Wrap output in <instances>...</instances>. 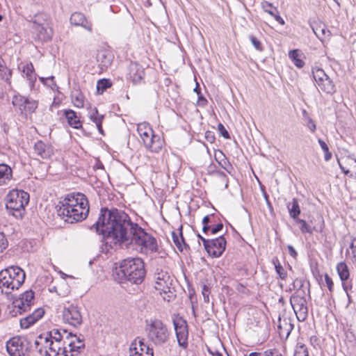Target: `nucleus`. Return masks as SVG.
<instances>
[{"instance_id":"19","label":"nucleus","mask_w":356,"mask_h":356,"mask_svg":"<svg viewBox=\"0 0 356 356\" xmlns=\"http://www.w3.org/2000/svg\"><path fill=\"white\" fill-rule=\"evenodd\" d=\"M129 78L134 84L141 83L145 76V70L140 64L131 62L129 65Z\"/></svg>"},{"instance_id":"6","label":"nucleus","mask_w":356,"mask_h":356,"mask_svg":"<svg viewBox=\"0 0 356 356\" xmlns=\"http://www.w3.org/2000/svg\"><path fill=\"white\" fill-rule=\"evenodd\" d=\"M24 271L18 266H10L0 272V288L18 289L25 280Z\"/></svg>"},{"instance_id":"24","label":"nucleus","mask_w":356,"mask_h":356,"mask_svg":"<svg viewBox=\"0 0 356 356\" xmlns=\"http://www.w3.org/2000/svg\"><path fill=\"white\" fill-rule=\"evenodd\" d=\"M88 116L90 120L95 123L99 132L103 134L102 120L104 119V115L99 114L97 108L95 107L89 111Z\"/></svg>"},{"instance_id":"33","label":"nucleus","mask_w":356,"mask_h":356,"mask_svg":"<svg viewBox=\"0 0 356 356\" xmlns=\"http://www.w3.org/2000/svg\"><path fill=\"white\" fill-rule=\"evenodd\" d=\"M97 61L99 62V66L102 70L108 68L111 65L112 56L106 51H102L97 55Z\"/></svg>"},{"instance_id":"5","label":"nucleus","mask_w":356,"mask_h":356,"mask_svg":"<svg viewBox=\"0 0 356 356\" xmlns=\"http://www.w3.org/2000/svg\"><path fill=\"white\" fill-rule=\"evenodd\" d=\"M145 330L148 339L156 346H162L169 341L170 332L160 319L152 318L147 321Z\"/></svg>"},{"instance_id":"60","label":"nucleus","mask_w":356,"mask_h":356,"mask_svg":"<svg viewBox=\"0 0 356 356\" xmlns=\"http://www.w3.org/2000/svg\"><path fill=\"white\" fill-rule=\"evenodd\" d=\"M318 142L324 152H327L329 150V147L325 141L319 138Z\"/></svg>"},{"instance_id":"7","label":"nucleus","mask_w":356,"mask_h":356,"mask_svg":"<svg viewBox=\"0 0 356 356\" xmlns=\"http://www.w3.org/2000/svg\"><path fill=\"white\" fill-rule=\"evenodd\" d=\"M138 132L145 146L152 152H159L162 147V142L159 136L154 134L152 128L147 126H139Z\"/></svg>"},{"instance_id":"47","label":"nucleus","mask_w":356,"mask_h":356,"mask_svg":"<svg viewBox=\"0 0 356 356\" xmlns=\"http://www.w3.org/2000/svg\"><path fill=\"white\" fill-rule=\"evenodd\" d=\"M47 334H51V340L55 341H62L63 337L58 330L53 329L51 331L47 332Z\"/></svg>"},{"instance_id":"53","label":"nucleus","mask_w":356,"mask_h":356,"mask_svg":"<svg viewBox=\"0 0 356 356\" xmlns=\"http://www.w3.org/2000/svg\"><path fill=\"white\" fill-rule=\"evenodd\" d=\"M202 295L204 297V300L205 302H209V294H210V290L209 287H207L206 285L203 286L202 288Z\"/></svg>"},{"instance_id":"21","label":"nucleus","mask_w":356,"mask_h":356,"mask_svg":"<svg viewBox=\"0 0 356 356\" xmlns=\"http://www.w3.org/2000/svg\"><path fill=\"white\" fill-rule=\"evenodd\" d=\"M63 115L71 127L74 129L82 128V123L75 111L72 109H66L63 111Z\"/></svg>"},{"instance_id":"27","label":"nucleus","mask_w":356,"mask_h":356,"mask_svg":"<svg viewBox=\"0 0 356 356\" xmlns=\"http://www.w3.org/2000/svg\"><path fill=\"white\" fill-rule=\"evenodd\" d=\"M22 73L26 76L29 82L30 86L32 88L36 81V74L33 64L31 63H27L23 66Z\"/></svg>"},{"instance_id":"18","label":"nucleus","mask_w":356,"mask_h":356,"mask_svg":"<svg viewBox=\"0 0 356 356\" xmlns=\"http://www.w3.org/2000/svg\"><path fill=\"white\" fill-rule=\"evenodd\" d=\"M44 314V310L42 308L35 309L31 314L20 319L21 327L24 329L29 328L40 320Z\"/></svg>"},{"instance_id":"10","label":"nucleus","mask_w":356,"mask_h":356,"mask_svg":"<svg viewBox=\"0 0 356 356\" xmlns=\"http://www.w3.org/2000/svg\"><path fill=\"white\" fill-rule=\"evenodd\" d=\"M290 303L299 321H304L308 314L307 300L305 298V292L302 293H295L290 298Z\"/></svg>"},{"instance_id":"57","label":"nucleus","mask_w":356,"mask_h":356,"mask_svg":"<svg viewBox=\"0 0 356 356\" xmlns=\"http://www.w3.org/2000/svg\"><path fill=\"white\" fill-rule=\"evenodd\" d=\"M223 228V225L222 223H219L216 225V226L211 227V234H216L220 231H221Z\"/></svg>"},{"instance_id":"42","label":"nucleus","mask_w":356,"mask_h":356,"mask_svg":"<svg viewBox=\"0 0 356 356\" xmlns=\"http://www.w3.org/2000/svg\"><path fill=\"white\" fill-rule=\"evenodd\" d=\"M313 77L316 84L321 81H323L328 76L325 73L324 70L321 68H315L312 70Z\"/></svg>"},{"instance_id":"61","label":"nucleus","mask_w":356,"mask_h":356,"mask_svg":"<svg viewBox=\"0 0 356 356\" xmlns=\"http://www.w3.org/2000/svg\"><path fill=\"white\" fill-rule=\"evenodd\" d=\"M287 248H288V250H289V254L293 258H296L298 254H297V252L296 251V250L294 249V248L291 245H289L287 246Z\"/></svg>"},{"instance_id":"43","label":"nucleus","mask_w":356,"mask_h":356,"mask_svg":"<svg viewBox=\"0 0 356 356\" xmlns=\"http://www.w3.org/2000/svg\"><path fill=\"white\" fill-rule=\"evenodd\" d=\"M38 107V102L35 100H31L26 98V103L24 104L23 111H25L29 113H33Z\"/></svg>"},{"instance_id":"59","label":"nucleus","mask_w":356,"mask_h":356,"mask_svg":"<svg viewBox=\"0 0 356 356\" xmlns=\"http://www.w3.org/2000/svg\"><path fill=\"white\" fill-rule=\"evenodd\" d=\"M40 80L44 85L47 84V81H51V82H52L53 85H55L54 76H51L47 77V78L40 77Z\"/></svg>"},{"instance_id":"20","label":"nucleus","mask_w":356,"mask_h":356,"mask_svg":"<svg viewBox=\"0 0 356 356\" xmlns=\"http://www.w3.org/2000/svg\"><path fill=\"white\" fill-rule=\"evenodd\" d=\"M35 153L42 159L50 158L53 154L52 147L43 143L42 140L37 141L34 145Z\"/></svg>"},{"instance_id":"12","label":"nucleus","mask_w":356,"mask_h":356,"mask_svg":"<svg viewBox=\"0 0 356 356\" xmlns=\"http://www.w3.org/2000/svg\"><path fill=\"white\" fill-rule=\"evenodd\" d=\"M35 297V293L32 290H29L22 293L20 297L13 302L15 307L17 309L14 312L22 314L30 310Z\"/></svg>"},{"instance_id":"44","label":"nucleus","mask_w":356,"mask_h":356,"mask_svg":"<svg viewBox=\"0 0 356 356\" xmlns=\"http://www.w3.org/2000/svg\"><path fill=\"white\" fill-rule=\"evenodd\" d=\"M26 98L22 96H17L15 95L13 99V104L15 107H18L21 112H23V108L24 104L26 103Z\"/></svg>"},{"instance_id":"41","label":"nucleus","mask_w":356,"mask_h":356,"mask_svg":"<svg viewBox=\"0 0 356 356\" xmlns=\"http://www.w3.org/2000/svg\"><path fill=\"white\" fill-rule=\"evenodd\" d=\"M51 334H40V345L42 347V352L44 351L45 353V350H48L49 348V343L51 342L50 339Z\"/></svg>"},{"instance_id":"16","label":"nucleus","mask_w":356,"mask_h":356,"mask_svg":"<svg viewBox=\"0 0 356 356\" xmlns=\"http://www.w3.org/2000/svg\"><path fill=\"white\" fill-rule=\"evenodd\" d=\"M70 22L75 26H81L90 33H92V23L88 21L84 14L80 12L73 13L70 18Z\"/></svg>"},{"instance_id":"28","label":"nucleus","mask_w":356,"mask_h":356,"mask_svg":"<svg viewBox=\"0 0 356 356\" xmlns=\"http://www.w3.org/2000/svg\"><path fill=\"white\" fill-rule=\"evenodd\" d=\"M12 169L4 163L0 164V186L6 184L11 179Z\"/></svg>"},{"instance_id":"30","label":"nucleus","mask_w":356,"mask_h":356,"mask_svg":"<svg viewBox=\"0 0 356 356\" xmlns=\"http://www.w3.org/2000/svg\"><path fill=\"white\" fill-rule=\"evenodd\" d=\"M277 329L280 335L286 334V336H289L293 329V325L289 322V319L284 318L282 320L280 317L278 319Z\"/></svg>"},{"instance_id":"62","label":"nucleus","mask_w":356,"mask_h":356,"mask_svg":"<svg viewBox=\"0 0 356 356\" xmlns=\"http://www.w3.org/2000/svg\"><path fill=\"white\" fill-rule=\"evenodd\" d=\"M198 104L200 106H206L207 104V100L202 95V94L198 95Z\"/></svg>"},{"instance_id":"17","label":"nucleus","mask_w":356,"mask_h":356,"mask_svg":"<svg viewBox=\"0 0 356 356\" xmlns=\"http://www.w3.org/2000/svg\"><path fill=\"white\" fill-rule=\"evenodd\" d=\"M45 355L46 356H69L68 355V349L66 346L65 341H51L49 343V348L48 350H45Z\"/></svg>"},{"instance_id":"26","label":"nucleus","mask_w":356,"mask_h":356,"mask_svg":"<svg viewBox=\"0 0 356 356\" xmlns=\"http://www.w3.org/2000/svg\"><path fill=\"white\" fill-rule=\"evenodd\" d=\"M318 88L324 92L332 95L336 92V87L332 80L328 76L317 83Z\"/></svg>"},{"instance_id":"49","label":"nucleus","mask_w":356,"mask_h":356,"mask_svg":"<svg viewBox=\"0 0 356 356\" xmlns=\"http://www.w3.org/2000/svg\"><path fill=\"white\" fill-rule=\"evenodd\" d=\"M292 285H293V289L294 290H297V291L296 293H301L300 291L304 286V281L302 279L296 278L293 282Z\"/></svg>"},{"instance_id":"1","label":"nucleus","mask_w":356,"mask_h":356,"mask_svg":"<svg viewBox=\"0 0 356 356\" xmlns=\"http://www.w3.org/2000/svg\"><path fill=\"white\" fill-rule=\"evenodd\" d=\"M97 233L102 236L105 249L125 246L139 249L140 252H156V240L137 223L133 222L123 210L115 207L102 208L99 218L92 225Z\"/></svg>"},{"instance_id":"32","label":"nucleus","mask_w":356,"mask_h":356,"mask_svg":"<svg viewBox=\"0 0 356 356\" xmlns=\"http://www.w3.org/2000/svg\"><path fill=\"white\" fill-rule=\"evenodd\" d=\"M302 54L298 49L291 50L289 52V57L293 63L298 68H302L305 65V62L302 59Z\"/></svg>"},{"instance_id":"56","label":"nucleus","mask_w":356,"mask_h":356,"mask_svg":"<svg viewBox=\"0 0 356 356\" xmlns=\"http://www.w3.org/2000/svg\"><path fill=\"white\" fill-rule=\"evenodd\" d=\"M130 356H153V352L141 353L138 351H130Z\"/></svg>"},{"instance_id":"39","label":"nucleus","mask_w":356,"mask_h":356,"mask_svg":"<svg viewBox=\"0 0 356 356\" xmlns=\"http://www.w3.org/2000/svg\"><path fill=\"white\" fill-rule=\"evenodd\" d=\"M112 82L110 79H99L97 83V90L99 94H102L106 89L111 88Z\"/></svg>"},{"instance_id":"3","label":"nucleus","mask_w":356,"mask_h":356,"mask_svg":"<svg viewBox=\"0 0 356 356\" xmlns=\"http://www.w3.org/2000/svg\"><path fill=\"white\" fill-rule=\"evenodd\" d=\"M117 275L120 282L128 281L131 284L142 283L145 276L144 263L140 258H128L123 260Z\"/></svg>"},{"instance_id":"38","label":"nucleus","mask_w":356,"mask_h":356,"mask_svg":"<svg viewBox=\"0 0 356 356\" xmlns=\"http://www.w3.org/2000/svg\"><path fill=\"white\" fill-rule=\"evenodd\" d=\"M73 104L78 108H82L84 106L83 95L79 91H75L71 95Z\"/></svg>"},{"instance_id":"55","label":"nucleus","mask_w":356,"mask_h":356,"mask_svg":"<svg viewBox=\"0 0 356 356\" xmlns=\"http://www.w3.org/2000/svg\"><path fill=\"white\" fill-rule=\"evenodd\" d=\"M264 355L265 356H282V355L276 349L265 351Z\"/></svg>"},{"instance_id":"63","label":"nucleus","mask_w":356,"mask_h":356,"mask_svg":"<svg viewBox=\"0 0 356 356\" xmlns=\"http://www.w3.org/2000/svg\"><path fill=\"white\" fill-rule=\"evenodd\" d=\"M342 287L346 294L348 293V291L352 289V284H348L346 282H342Z\"/></svg>"},{"instance_id":"46","label":"nucleus","mask_w":356,"mask_h":356,"mask_svg":"<svg viewBox=\"0 0 356 356\" xmlns=\"http://www.w3.org/2000/svg\"><path fill=\"white\" fill-rule=\"evenodd\" d=\"M293 356H309L307 348L305 344L297 347Z\"/></svg>"},{"instance_id":"45","label":"nucleus","mask_w":356,"mask_h":356,"mask_svg":"<svg viewBox=\"0 0 356 356\" xmlns=\"http://www.w3.org/2000/svg\"><path fill=\"white\" fill-rule=\"evenodd\" d=\"M348 253L352 261L356 264V238H354L350 245Z\"/></svg>"},{"instance_id":"52","label":"nucleus","mask_w":356,"mask_h":356,"mask_svg":"<svg viewBox=\"0 0 356 356\" xmlns=\"http://www.w3.org/2000/svg\"><path fill=\"white\" fill-rule=\"evenodd\" d=\"M325 280L329 291L332 292L334 289V283L332 278L327 274H325Z\"/></svg>"},{"instance_id":"37","label":"nucleus","mask_w":356,"mask_h":356,"mask_svg":"<svg viewBox=\"0 0 356 356\" xmlns=\"http://www.w3.org/2000/svg\"><path fill=\"white\" fill-rule=\"evenodd\" d=\"M47 16L44 13H38L32 18L33 29L38 26H42L47 25Z\"/></svg>"},{"instance_id":"11","label":"nucleus","mask_w":356,"mask_h":356,"mask_svg":"<svg viewBox=\"0 0 356 356\" xmlns=\"http://www.w3.org/2000/svg\"><path fill=\"white\" fill-rule=\"evenodd\" d=\"M63 320L65 323L79 327L83 323V316L81 312V308L77 305H70L65 307L62 312Z\"/></svg>"},{"instance_id":"35","label":"nucleus","mask_w":356,"mask_h":356,"mask_svg":"<svg viewBox=\"0 0 356 356\" xmlns=\"http://www.w3.org/2000/svg\"><path fill=\"white\" fill-rule=\"evenodd\" d=\"M297 223L300 224V231L302 233H309L312 234L314 231H319L321 232L323 229V221L322 220V224L320 225L319 229H316V227H312L307 223L305 220L298 218L295 220Z\"/></svg>"},{"instance_id":"64","label":"nucleus","mask_w":356,"mask_h":356,"mask_svg":"<svg viewBox=\"0 0 356 356\" xmlns=\"http://www.w3.org/2000/svg\"><path fill=\"white\" fill-rule=\"evenodd\" d=\"M217 173L224 181H226L225 188H227L228 187V181H227V178L225 173L222 171L217 172Z\"/></svg>"},{"instance_id":"51","label":"nucleus","mask_w":356,"mask_h":356,"mask_svg":"<svg viewBox=\"0 0 356 356\" xmlns=\"http://www.w3.org/2000/svg\"><path fill=\"white\" fill-rule=\"evenodd\" d=\"M8 246V241L4 234L0 232V252H2Z\"/></svg>"},{"instance_id":"22","label":"nucleus","mask_w":356,"mask_h":356,"mask_svg":"<svg viewBox=\"0 0 356 356\" xmlns=\"http://www.w3.org/2000/svg\"><path fill=\"white\" fill-rule=\"evenodd\" d=\"M262 8L266 13L273 16L279 24L281 25H284L285 24L284 20L279 15L277 8L274 7L272 3L268 1H264L262 3Z\"/></svg>"},{"instance_id":"4","label":"nucleus","mask_w":356,"mask_h":356,"mask_svg":"<svg viewBox=\"0 0 356 356\" xmlns=\"http://www.w3.org/2000/svg\"><path fill=\"white\" fill-rule=\"evenodd\" d=\"M29 202V194L22 190H13L6 197V207L9 214L17 219L22 218L25 206Z\"/></svg>"},{"instance_id":"48","label":"nucleus","mask_w":356,"mask_h":356,"mask_svg":"<svg viewBox=\"0 0 356 356\" xmlns=\"http://www.w3.org/2000/svg\"><path fill=\"white\" fill-rule=\"evenodd\" d=\"M250 40L251 41L252 44L254 46V47L259 51H263V46L261 43V42L254 35H250Z\"/></svg>"},{"instance_id":"54","label":"nucleus","mask_w":356,"mask_h":356,"mask_svg":"<svg viewBox=\"0 0 356 356\" xmlns=\"http://www.w3.org/2000/svg\"><path fill=\"white\" fill-rule=\"evenodd\" d=\"M307 127L312 132H314L316 131V124L314 120L309 118L307 119Z\"/></svg>"},{"instance_id":"13","label":"nucleus","mask_w":356,"mask_h":356,"mask_svg":"<svg viewBox=\"0 0 356 356\" xmlns=\"http://www.w3.org/2000/svg\"><path fill=\"white\" fill-rule=\"evenodd\" d=\"M226 240L223 236L210 239L205 250L213 257H220L226 248Z\"/></svg>"},{"instance_id":"29","label":"nucleus","mask_w":356,"mask_h":356,"mask_svg":"<svg viewBox=\"0 0 356 356\" xmlns=\"http://www.w3.org/2000/svg\"><path fill=\"white\" fill-rule=\"evenodd\" d=\"M286 207L290 217L294 220H297L301 212L298 200L296 198H293L291 202L287 203Z\"/></svg>"},{"instance_id":"9","label":"nucleus","mask_w":356,"mask_h":356,"mask_svg":"<svg viewBox=\"0 0 356 356\" xmlns=\"http://www.w3.org/2000/svg\"><path fill=\"white\" fill-rule=\"evenodd\" d=\"M172 324L179 346L184 350L186 349L188 346L187 321L182 317H177L172 319Z\"/></svg>"},{"instance_id":"14","label":"nucleus","mask_w":356,"mask_h":356,"mask_svg":"<svg viewBox=\"0 0 356 356\" xmlns=\"http://www.w3.org/2000/svg\"><path fill=\"white\" fill-rule=\"evenodd\" d=\"M172 280L167 272L161 271L155 275V289L160 293L170 291Z\"/></svg>"},{"instance_id":"8","label":"nucleus","mask_w":356,"mask_h":356,"mask_svg":"<svg viewBox=\"0 0 356 356\" xmlns=\"http://www.w3.org/2000/svg\"><path fill=\"white\" fill-rule=\"evenodd\" d=\"M32 346L30 341L24 337H15L6 343V350L10 356H24Z\"/></svg>"},{"instance_id":"58","label":"nucleus","mask_w":356,"mask_h":356,"mask_svg":"<svg viewBox=\"0 0 356 356\" xmlns=\"http://www.w3.org/2000/svg\"><path fill=\"white\" fill-rule=\"evenodd\" d=\"M34 345H35V350L37 351H38L40 354H42V347L40 345V335L35 339Z\"/></svg>"},{"instance_id":"34","label":"nucleus","mask_w":356,"mask_h":356,"mask_svg":"<svg viewBox=\"0 0 356 356\" xmlns=\"http://www.w3.org/2000/svg\"><path fill=\"white\" fill-rule=\"evenodd\" d=\"M337 271L341 282H346L350 277L349 268L347 264L343 262H339L337 265Z\"/></svg>"},{"instance_id":"2","label":"nucleus","mask_w":356,"mask_h":356,"mask_svg":"<svg viewBox=\"0 0 356 356\" xmlns=\"http://www.w3.org/2000/svg\"><path fill=\"white\" fill-rule=\"evenodd\" d=\"M56 208L57 214L69 223L82 221L89 213L88 199L80 193L68 194Z\"/></svg>"},{"instance_id":"36","label":"nucleus","mask_w":356,"mask_h":356,"mask_svg":"<svg viewBox=\"0 0 356 356\" xmlns=\"http://www.w3.org/2000/svg\"><path fill=\"white\" fill-rule=\"evenodd\" d=\"M141 353H145L146 352H153L152 348H150L149 346L143 342V340L136 339L134 340V342L131 343L130 346V351H138Z\"/></svg>"},{"instance_id":"15","label":"nucleus","mask_w":356,"mask_h":356,"mask_svg":"<svg viewBox=\"0 0 356 356\" xmlns=\"http://www.w3.org/2000/svg\"><path fill=\"white\" fill-rule=\"evenodd\" d=\"M65 342L68 349V354L71 353L69 356L77 355L85 348L83 341L72 333L67 335Z\"/></svg>"},{"instance_id":"25","label":"nucleus","mask_w":356,"mask_h":356,"mask_svg":"<svg viewBox=\"0 0 356 356\" xmlns=\"http://www.w3.org/2000/svg\"><path fill=\"white\" fill-rule=\"evenodd\" d=\"M36 35V38L40 41H49L51 38V29H47L45 26H38L33 29Z\"/></svg>"},{"instance_id":"23","label":"nucleus","mask_w":356,"mask_h":356,"mask_svg":"<svg viewBox=\"0 0 356 356\" xmlns=\"http://www.w3.org/2000/svg\"><path fill=\"white\" fill-rule=\"evenodd\" d=\"M12 77V70L9 69L0 55V79L10 86V79Z\"/></svg>"},{"instance_id":"31","label":"nucleus","mask_w":356,"mask_h":356,"mask_svg":"<svg viewBox=\"0 0 356 356\" xmlns=\"http://www.w3.org/2000/svg\"><path fill=\"white\" fill-rule=\"evenodd\" d=\"M172 237L175 245L177 246V249L180 252H183L184 248H189L188 245L185 243L181 229L180 230L179 234H177L175 232H172Z\"/></svg>"},{"instance_id":"50","label":"nucleus","mask_w":356,"mask_h":356,"mask_svg":"<svg viewBox=\"0 0 356 356\" xmlns=\"http://www.w3.org/2000/svg\"><path fill=\"white\" fill-rule=\"evenodd\" d=\"M218 130L219 133L220 134V135L222 136H223L225 138H226V139L230 138V136H229L228 131H227V129H225V127H224V125L222 124L219 123L218 124Z\"/></svg>"},{"instance_id":"40","label":"nucleus","mask_w":356,"mask_h":356,"mask_svg":"<svg viewBox=\"0 0 356 356\" xmlns=\"http://www.w3.org/2000/svg\"><path fill=\"white\" fill-rule=\"evenodd\" d=\"M273 264L275 266V271L278 274L279 277L282 280H285L287 276V273L282 267L279 259L277 257L273 259Z\"/></svg>"}]
</instances>
